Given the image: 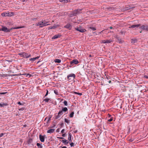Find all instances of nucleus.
<instances>
[{
	"label": "nucleus",
	"mask_w": 148,
	"mask_h": 148,
	"mask_svg": "<svg viewBox=\"0 0 148 148\" xmlns=\"http://www.w3.org/2000/svg\"><path fill=\"white\" fill-rule=\"evenodd\" d=\"M137 40L136 39H132L131 40V42L132 44H134L135 43H136V42H137Z\"/></svg>",
	"instance_id": "nucleus-22"
},
{
	"label": "nucleus",
	"mask_w": 148,
	"mask_h": 148,
	"mask_svg": "<svg viewBox=\"0 0 148 148\" xmlns=\"http://www.w3.org/2000/svg\"><path fill=\"white\" fill-rule=\"evenodd\" d=\"M140 25H141L140 24H137L136 25H132L130 27H129L130 28H137L138 27H140Z\"/></svg>",
	"instance_id": "nucleus-13"
},
{
	"label": "nucleus",
	"mask_w": 148,
	"mask_h": 148,
	"mask_svg": "<svg viewBox=\"0 0 148 148\" xmlns=\"http://www.w3.org/2000/svg\"><path fill=\"white\" fill-rule=\"evenodd\" d=\"M18 55L21 56V57L24 58H28L31 57L30 54H29L25 52H21L18 54Z\"/></svg>",
	"instance_id": "nucleus-2"
},
{
	"label": "nucleus",
	"mask_w": 148,
	"mask_h": 148,
	"mask_svg": "<svg viewBox=\"0 0 148 148\" xmlns=\"http://www.w3.org/2000/svg\"><path fill=\"white\" fill-rule=\"evenodd\" d=\"M17 104L18 105H23V103H21L20 101H18L17 102Z\"/></svg>",
	"instance_id": "nucleus-46"
},
{
	"label": "nucleus",
	"mask_w": 148,
	"mask_h": 148,
	"mask_svg": "<svg viewBox=\"0 0 148 148\" xmlns=\"http://www.w3.org/2000/svg\"><path fill=\"white\" fill-rule=\"evenodd\" d=\"M77 14V12L76 10H74V11L72 12L71 14L70 15V17H72L74 16H76Z\"/></svg>",
	"instance_id": "nucleus-10"
},
{
	"label": "nucleus",
	"mask_w": 148,
	"mask_h": 148,
	"mask_svg": "<svg viewBox=\"0 0 148 148\" xmlns=\"http://www.w3.org/2000/svg\"><path fill=\"white\" fill-rule=\"evenodd\" d=\"M106 78H107V79H106L107 80H109V79H110V76H106Z\"/></svg>",
	"instance_id": "nucleus-48"
},
{
	"label": "nucleus",
	"mask_w": 148,
	"mask_h": 148,
	"mask_svg": "<svg viewBox=\"0 0 148 148\" xmlns=\"http://www.w3.org/2000/svg\"><path fill=\"white\" fill-rule=\"evenodd\" d=\"M54 93L56 95H58L59 92L57 90H54Z\"/></svg>",
	"instance_id": "nucleus-39"
},
{
	"label": "nucleus",
	"mask_w": 148,
	"mask_h": 148,
	"mask_svg": "<svg viewBox=\"0 0 148 148\" xmlns=\"http://www.w3.org/2000/svg\"><path fill=\"white\" fill-rule=\"evenodd\" d=\"M70 0H59L60 2L63 3H67L70 2Z\"/></svg>",
	"instance_id": "nucleus-21"
},
{
	"label": "nucleus",
	"mask_w": 148,
	"mask_h": 148,
	"mask_svg": "<svg viewBox=\"0 0 148 148\" xmlns=\"http://www.w3.org/2000/svg\"><path fill=\"white\" fill-rule=\"evenodd\" d=\"M112 41V40H106V43H108L111 42Z\"/></svg>",
	"instance_id": "nucleus-37"
},
{
	"label": "nucleus",
	"mask_w": 148,
	"mask_h": 148,
	"mask_svg": "<svg viewBox=\"0 0 148 148\" xmlns=\"http://www.w3.org/2000/svg\"><path fill=\"white\" fill-rule=\"evenodd\" d=\"M51 116H50L49 117H48L47 118L48 121H50L51 120Z\"/></svg>",
	"instance_id": "nucleus-54"
},
{
	"label": "nucleus",
	"mask_w": 148,
	"mask_h": 148,
	"mask_svg": "<svg viewBox=\"0 0 148 148\" xmlns=\"http://www.w3.org/2000/svg\"><path fill=\"white\" fill-rule=\"evenodd\" d=\"M132 8V7H131V6L129 5H127L125 8H123V10L124 11L128 10L131 9Z\"/></svg>",
	"instance_id": "nucleus-17"
},
{
	"label": "nucleus",
	"mask_w": 148,
	"mask_h": 148,
	"mask_svg": "<svg viewBox=\"0 0 148 148\" xmlns=\"http://www.w3.org/2000/svg\"><path fill=\"white\" fill-rule=\"evenodd\" d=\"M63 125H64L63 123L62 122V123H61L60 124V125L61 126V127H63Z\"/></svg>",
	"instance_id": "nucleus-53"
},
{
	"label": "nucleus",
	"mask_w": 148,
	"mask_h": 148,
	"mask_svg": "<svg viewBox=\"0 0 148 148\" xmlns=\"http://www.w3.org/2000/svg\"><path fill=\"white\" fill-rule=\"evenodd\" d=\"M54 129H50L47 131V133H52L54 132Z\"/></svg>",
	"instance_id": "nucleus-20"
},
{
	"label": "nucleus",
	"mask_w": 148,
	"mask_h": 148,
	"mask_svg": "<svg viewBox=\"0 0 148 148\" xmlns=\"http://www.w3.org/2000/svg\"><path fill=\"white\" fill-rule=\"evenodd\" d=\"M76 10L77 12V14H78L81 13V11L82 10V9H78Z\"/></svg>",
	"instance_id": "nucleus-33"
},
{
	"label": "nucleus",
	"mask_w": 148,
	"mask_h": 148,
	"mask_svg": "<svg viewBox=\"0 0 148 148\" xmlns=\"http://www.w3.org/2000/svg\"><path fill=\"white\" fill-rule=\"evenodd\" d=\"M77 95H78L80 96H81L82 95V94L81 93L77 92Z\"/></svg>",
	"instance_id": "nucleus-58"
},
{
	"label": "nucleus",
	"mask_w": 148,
	"mask_h": 148,
	"mask_svg": "<svg viewBox=\"0 0 148 148\" xmlns=\"http://www.w3.org/2000/svg\"><path fill=\"white\" fill-rule=\"evenodd\" d=\"M18 108H19L18 110L19 111H23L25 109V107H23V108H20L19 107H18Z\"/></svg>",
	"instance_id": "nucleus-38"
},
{
	"label": "nucleus",
	"mask_w": 148,
	"mask_h": 148,
	"mask_svg": "<svg viewBox=\"0 0 148 148\" xmlns=\"http://www.w3.org/2000/svg\"><path fill=\"white\" fill-rule=\"evenodd\" d=\"M69 140V141H68V143H72V140L71 139H68Z\"/></svg>",
	"instance_id": "nucleus-51"
},
{
	"label": "nucleus",
	"mask_w": 148,
	"mask_h": 148,
	"mask_svg": "<svg viewBox=\"0 0 148 148\" xmlns=\"http://www.w3.org/2000/svg\"><path fill=\"white\" fill-rule=\"evenodd\" d=\"M101 42L103 43H106V40H102Z\"/></svg>",
	"instance_id": "nucleus-44"
},
{
	"label": "nucleus",
	"mask_w": 148,
	"mask_h": 148,
	"mask_svg": "<svg viewBox=\"0 0 148 148\" xmlns=\"http://www.w3.org/2000/svg\"><path fill=\"white\" fill-rule=\"evenodd\" d=\"M68 134H69V137H68V139H71L72 138V135L71 134L70 132L68 133Z\"/></svg>",
	"instance_id": "nucleus-31"
},
{
	"label": "nucleus",
	"mask_w": 148,
	"mask_h": 148,
	"mask_svg": "<svg viewBox=\"0 0 148 148\" xmlns=\"http://www.w3.org/2000/svg\"><path fill=\"white\" fill-rule=\"evenodd\" d=\"M61 36V35L60 34H58L57 35H56L52 38V39H55L58 38H60Z\"/></svg>",
	"instance_id": "nucleus-12"
},
{
	"label": "nucleus",
	"mask_w": 148,
	"mask_h": 148,
	"mask_svg": "<svg viewBox=\"0 0 148 148\" xmlns=\"http://www.w3.org/2000/svg\"><path fill=\"white\" fill-rule=\"evenodd\" d=\"M61 148H67V147L66 146H63Z\"/></svg>",
	"instance_id": "nucleus-64"
},
{
	"label": "nucleus",
	"mask_w": 148,
	"mask_h": 148,
	"mask_svg": "<svg viewBox=\"0 0 148 148\" xmlns=\"http://www.w3.org/2000/svg\"><path fill=\"white\" fill-rule=\"evenodd\" d=\"M65 130L64 129H62L61 131V132L62 134H64V131Z\"/></svg>",
	"instance_id": "nucleus-47"
},
{
	"label": "nucleus",
	"mask_w": 148,
	"mask_h": 148,
	"mask_svg": "<svg viewBox=\"0 0 148 148\" xmlns=\"http://www.w3.org/2000/svg\"><path fill=\"white\" fill-rule=\"evenodd\" d=\"M1 15L3 16H8V12H3L1 13Z\"/></svg>",
	"instance_id": "nucleus-26"
},
{
	"label": "nucleus",
	"mask_w": 148,
	"mask_h": 148,
	"mask_svg": "<svg viewBox=\"0 0 148 148\" xmlns=\"http://www.w3.org/2000/svg\"><path fill=\"white\" fill-rule=\"evenodd\" d=\"M144 77L145 78H146V79H148V76H147V75H145L144 76Z\"/></svg>",
	"instance_id": "nucleus-61"
},
{
	"label": "nucleus",
	"mask_w": 148,
	"mask_h": 148,
	"mask_svg": "<svg viewBox=\"0 0 148 148\" xmlns=\"http://www.w3.org/2000/svg\"><path fill=\"white\" fill-rule=\"evenodd\" d=\"M8 104L7 103L4 102H1L0 103V106L1 107H4L5 106H7Z\"/></svg>",
	"instance_id": "nucleus-19"
},
{
	"label": "nucleus",
	"mask_w": 148,
	"mask_h": 148,
	"mask_svg": "<svg viewBox=\"0 0 148 148\" xmlns=\"http://www.w3.org/2000/svg\"><path fill=\"white\" fill-rule=\"evenodd\" d=\"M115 9V8H113V7H109V8H107V9L109 11L114 10Z\"/></svg>",
	"instance_id": "nucleus-30"
},
{
	"label": "nucleus",
	"mask_w": 148,
	"mask_h": 148,
	"mask_svg": "<svg viewBox=\"0 0 148 148\" xmlns=\"http://www.w3.org/2000/svg\"><path fill=\"white\" fill-rule=\"evenodd\" d=\"M64 122L65 123H67L68 124L69 123H70V121L69 120L67 119L66 118L64 119Z\"/></svg>",
	"instance_id": "nucleus-34"
},
{
	"label": "nucleus",
	"mask_w": 148,
	"mask_h": 148,
	"mask_svg": "<svg viewBox=\"0 0 148 148\" xmlns=\"http://www.w3.org/2000/svg\"><path fill=\"white\" fill-rule=\"evenodd\" d=\"M70 145H71V147H74V143H70Z\"/></svg>",
	"instance_id": "nucleus-45"
},
{
	"label": "nucleus",
	"mask_w": 148,
	"mask_h": 148,
	"mask_svg": "<svg viewBox=\"0 0 148 148\" xmlns=\"http://www.w3.org/2000/svg\"><path fill=\"white\" fill-rule=\"evenodd\" d=\"M8 92H0V95H4L7 93Z\"/></svg>",
	"instance_id": "nucleus-49"
},
{
	"label": "nucleus",
	"mask_w": 148,
	"mask_h": 148,
	"mask_svg": "<svg viewBox=\"0 0 148 148\" xmlns=\"http://www.w3.org/2000/svg\"><path fill=\"white\" fill-rule=\"evenodd\" d=\"M45 135H42L41 134H40L39 136V138L41 142H44L45 141Z\"/></svg>",
	"instance_id": "nucleus-8"
},
{
	"label": "nucleus",
	"mask_w": 148,
	"mask_h": 148,
	"mask_svg": "<svg viewBox=\"0 0 148 148\" xmlns=\"http://www.w3.org/2000/svg\"><path fill=\"white\" fill-rule=\"evenodd\" d=\"M47 22H45V21L42 20V21H39L38 23H36V26H40V27H42L43 26H46V25H49L48 24L46 25V23H47Z\"/></svg>",
	"instance_id": "nucleus-1"
},
{
	"label": "nucleus",
	"mask_w": 148,
	"mask_h": 148,
	"mask_svg": "<svg viewBox=\"0 0 148 148\" xmlns=\"http://www.w3.org/2000/svg\"><path fill=\"white\" fill-rule=\"evenodd\" d=\"M51 101V100L50 99L45 98L43 100V101H45V102H50L49 101Z\"/></svg>",
	"instance_id": "nucleus-23"
},
{
	"label": "nucleus",
	"mask_w": 148,
	"mask_h": 148,
	"mask_svg": "<svg viewBox=\"0 0 148 148\" xmlns=\"http://www.w3.org/2000/svg\"><path fill=\"white\" fill-rule=\"evenodd\" d=\"M54 61L56 63H60L61 62V60L60 59H55Z\"/></svg>",
	"instance_id": "nucleus-29"
},
{
	"label": "nucleus",
	"mask_w": 148,
	"mask_h": 148,
	"mask_svg": "<svg viewBox=\"0 0 148 148\" xmlns=\"http://www.w3.org/2000/svg\"><path fill=\"white\" fill-rule=\"evenodd\" d=\"M79 63V62L77 60H73L71 62L70 64L71 65L73 66V64H78Z\"/></svg>",
	"instance_id": "nucleus-5"
},
{
	"label": "nucleus",
	"mask_w": 148,
	"mask_h": 148,
	"mask_svg": "<svg viewBox=\"0 0 148 148\" xmlns=\"http://www.w3.org/2000/svg\"><path fill=\"white\" fill-rule=\"evenodd\" d=\"M74 114V112H72L69 115V117L71 118H72L73 116V115Z\"/></svg>",
	"instance_id": "nucleus-35"
},
{
	"label": "nucleus",
	"mask_w": 148,
	"mask_h": 148,
	"mask_svg": "<svg viewBox=\"0 0 148 148\" xmlns=\"http://www.w3.org/2000/svg\"><path fill=\"white\" fill-rule=\"evenodd\" d=\"M39 57H40L39 56H38L35 58H31L29 59V60L30 61H31L32 62H33L35 60H36V59H38Z\"/></svg>",
	"instance_id": "nucleus-18"
},
{
	"label": "nucleus",
	"mask_w": 148,
	"mask_h": 148,
	"mask_svg": "<svg viewBox=\"0 0 148 148\" xmlns=\"http://www.w3.org/2000/svg\"><path fill=\"white\" fill-rule=\"evenodd\" d=\"M106 82H107L109 83H110L111 82V80H107L106 79H105L104 81H103L102 82H101V85H106V84L105 83Z\"/></svg>",
	"instance_id": "nucleus-11"
},
{
	"label": "nucleus",
	"mask_w": 148,
	"mask_h": 148,
	"mask_svg": "<svg viewBox=\"0 0 148 148\" xmlns=\"http://www.w3.org/2000/svg\"><path fill=\"white\" fill-rule=\"evenodd\" d=\"M75 77V75L73 73H72L68 75L67 76V79L69 80L73 79Z\"/></svg>",
	"instance_id": "nucleus-4"
},
{
	"label": "nucleus",
	"mask_w": 148,
	"mask_h": 148,
	"mask_svg": "<svg viewBox=\"0 0 148 148\" xmlns=\"http://www.w3.org/2000/svg\"><path fill=\"white\" fill-rule=\"evenodd\" d=\"M61 142L64 144L65 145H67L68 144V140H66L64 138L63 140H62L61 141Z\"/></svg>",
	"instance_id": "nucleus-15"
},
{
	"label": "nucleus",
	"mask_w": 148,
	"mask_h": 148,
	"mask_svg": "<svg viewBox=\"0 0 148 148\" xmlns=\"http://www.w3.org/2000/svg\"><path fill=\"white\" fill-rule=\"evenodd\" d=\"M118 40L119 41L118 42H119V43H121V39H119V40L118 39Z\"/></svg>",
	"instance_id": "nucleus-60"
},
{
	"label": "nucleus",
	"mask_w": 148,
	"mask_h": 148,
	"mask_svg": "<svg viewBox=\"0 0 148 148\" xmlns=\"http://www.w3.org/2000/svg\"><path fill=\"white\" fill-rule=\"evenodd\" d=\"M75 29L78 31L82 33L86 31V30L85 29H83L82 27L80 26L75 28Z\"/></svg>",
	"instance_id": "nucleus-3"
},
{
	"label": "nucleus",
	"mask_w": 148,
	"mask_h": 148,
	"mask_svg": "<svg viewBox=\"0 0 148 148\" xmlns=\"http://www.w3.org/2000/svg\"><path fill=\"white\" fill-rule=\"evenodd\" d=\"M62 114L61 113V112H60L59 111L58 113V115L55 117V119H58Z\"/></svg>",
	"instance_id": "nucleus-16"
},
{
	"label": "nucleus",
	"mask_w": 148,
	"mask_h": 148,
	"mask_svg": "<svg viewBox=\"0 0 148 148\" xmlns=\"http://www.w3.org/2000/svg\"><path fill=\"white\" fill-rule=\"evenodd\" d=\"M66 136V133H64L62 135V137H64Z\"/></svg>",
	"instance_id": "nucleus-50"
},
{
	"label": "nucleus",
	"mask_w": 148,
	"mask_h": 148,
	"mask_svg": "<svg viewBox=\"0 0 148 148\" xmlns=\"http://www.w3.org/2000/svg\"><path fill=\"white\" fill-rule=\"evenodd\" d=\"M14 15V12H10L8 13V16H11Z\"/></svg>",
	"instance_id": "nucleus-27"
},
{
	"label": "nucleus",
	"mask_w": 148,
	"mask_h": 148,
	"mask_svg": "<svg viewBox=\"0 0 148 148\" xmlns=\"http://www.w3.org/2000/svg\"><path fill=\"white\" fill-rule=\"evenodd\" d=\"M59 131H60L59 129V128H58L56 130V132H59Z\"/></svg>",
	"instance_id": "nucleus-59"
},
{
	"label": "nucleus",
	"mask_w": 148,
	"mask_h": 148,
	"mask_svg": "<svg viewBox=\"0 0 148 148\" xmlns=\"http://www.w3.org/2000/svg\"><path fill=\"white\" fill-rule=\"evenodd\" d=\"M63 103L66 106H67L68 105V103L66 101H64L63 102Z\"/></svg>",
	"instance_id": "nucleus-41"
},
{
	"label": "nucleus",
	"mask_w": 148,
	"mask_h": 148,
	"mask_svg": "<svg viewBox=\"0 0 148 148\" xmlns=\"http://www.w3.org/2000/svg\"><path fill=\"white\" fill-rule=\"evenodd\" d=\"M140 28H141L143 30L148 31V25L145 26L143 25Z\"/></svg>",
	"instance_id": "nucleus-7"
},
{
	"label": "nucleus",
	"mask_w": 148,
	"mask_h": 148,
	"mask_svg": "<svg viewBox=\"0 0 148 148\" xmlns=\"http://www.w3.org/2000/svg\"><path fill=\"white\" fill-rule=\"evenodd\" d=\"M2 77H7L8 76H10L9 75H8L7 74H2Z\"/></svg>",
	"instance_id": "nucleus-42"
},
{
	"label": "nucleus",
	"mask_w": 148,
	"mask_h": 148,
	"mask_svg": "<svg viewBox=\"0 0 148 148\" xmlns=\"http://www.w3.org/2000/svg\"><path fill=\"white\" fill-rule=\"evenodd\" d=\"M58 26V25H54L52 26H50L49 27V29H54L56 27H57Z\"/></svg>",
	"instance_id": "nucleus-24"
},
{
	"label": "nucleus",
	"mask_w": 148,
	"mask_h": 148,
	"mask_svg": "<svg viewBox=\"0 0 148 148\" xmlns=\"http://www.w3.org/2000/svg\"><path fill=\"white\" fill-rule=\"evenodd\" d=\"M23 75H26V77H28V76H29V77H30L31 76V75L30 74L28 73L27 74H26L25 73H24L23 74H22Z\"/></svg>",
	"instance_id": "nucleus-36"
},
{
	"label": "nucleus",
	"mask_w": 148,
	"mask_h": 148,
	"mask_svg": "<svg viewBox=\"0 0 148 148\" xmlns=\"http://www.w3.org/2000/svg\"><path fill=\"white\" fill-rule=\"evenodd\" d=\"M53 127H54L56 126V125L55 124V122H53Z\"/></svg>",
	"instance_id": "nucleus-56"
},
{
	"label": "nucleus",
	"mask_w": 148,
	"mask_h": 148,
	"mask_svg": "<svg viewBox=\"0 0 148 148\" xmlns=\"http://www.w3.org/2000/svg\"><path fill=\"white\" fill-rule=\"evenodd\" d=\"M77 130L73 131V132L75 134L77 133Z\"/></svg>",
	"instance_id": "nucleus-62"
},
{
	"label": "nucleus",
	"mask_w": 148,
	"mask_h": 148,
	"mask_svg": "<svg viewBox=\"0 0 148 148\" xmlns=\"http://www.w3.org/2000/svg\"><path fill=\"white\" fill-rule=\"evenodd\" d=\"M11 29H8L7 27H5L2 26L1 29L2 30V31H4L6 32H10V30Z\"/></svg>",
	"instance_id": "nucleus-6"
},
{
	"label": "nucleus",
	"mask_w": 148,
	"mask_h": 148,
	"mask_svg": "<svg viewBox=\"0 0 148 148\" xmlns=\"http://www.w3.org/2000/svg\"><path fill=\"white\" fill-rule=\"evenodd\" d=\"M42 144H40L39 143H37L36 145L38 146V148H42V146L41 145Z\"/></svg>",
	"instance_id": "nucleus-28"
},
{
	"label": "nucleus",
	"mask_w": 148,
	"mask_h": 148,
	"mask_svg": "<svg viewBox=\"0 0 148 148\" xmlns=\"http://www.w3.org/2000/svg\"><path fill=\"white\" fill-rule=\"evenodd\" d=\"M113 120V117H111L110 118V119H109L108 120V122H111V121H112Z\"/></svg>",
	"instance_id": "nucleus-40"
},
{
	"label": "nucleus",
	"mask_w": 148,
	"mask_h": 148,
	"mask_svg": "<svg viewBox=\"0 0 148 148\" xmlns=\"http://www.w3.org/2000/svg\"><path fill=\"white\" fill-rule=\"evenodd\" d=\"M134 140V139L133 138H130L129 140V141L130 142H132Z\"/></svg>",
	"instance_id": "nucleus-52"
},
{
	"label": "nucleus",
	"mask_w": 148,
	"mask_h": 148,
	"mask_svg": "<svg viewBox=\"0 0 148 148\" xmlns=\"http://www.w3.org/2000/svg\"><path fill=\"white\" fill-rule=\"evenodd\" d=\"M68 110V109L66 107H63L62 110H60L59 111L60 112H61V113L63 114V112L65 113Z\"/></svg>",
	"instance_id": "nucleus-9"
},
{
	"label": "nucleus",
	"mask_w": 148,
	"mask_h": 148,
	"mask_svg": "<svg viewBox=\"0 0 148 148\" xmlns=\"http://www.w3.org/2000/svg\"><path fill=\"white\" fill-rule=\"evenodd\" d=\"M88 27V28L89 29H91L92 30V31H95L96 29V28L95 27Z\"/></svg>",
	"instance_id": "nucleus-32"
},
{
	"label": "nucleus",
	"mask_w": 148,
	"mask_h": 148,
	"mask_svg": "<svg viewBox=\"0 0 148 148\" xmlns=\"http://www.w3.org/2000/svg\"><path fill=\"white\" fill-rule=\"evenodd\" d=\"M47 92L46 93V94H45V95L44 97V98H45L46 97V96H47V95H48V91L47 90Z\"/></svg>",
	"instance_id": "nucleus-43"
},
{
	"label": "nucleus",
	"mask_w": 148,
	"mask_h": 148,
	"mask_svg": "<svg viewBox=\"0 0 148 148\" xmlns=\"http://www.w3.org/2000/svg\"><path fill=\"white\" fill-rule=\"evenodd\" d=\"M4 135V134L2 133L0 134V138L2 137Z\"/></svg>",
	"instance_id": "nucleus-57"
},
{
	"label": "nucleus",
	"mask_w": 148,
	"mask_h": 148,
	"mask_svg": "<svg viewBox=\"0 0 148 148\" xmlns=\"http://www.w3.org/2000/svg\"><path fill=\"white\" fill-rule=\"evenodd\" d=\"M64 27L70 30L71 29V25L70 24L68 23L64 26Z\"/></svg>",
	"instance_id": "nucleus-14"
},
{
	"label": "nucleus",
	"mask_w": 148,
	"mask_h": 148,
	"mask_svg": "<svg viewBox=\"0 0 148 148\" xmlns=\"http://www.w3.org/2000/svg\"><path fill=\"white\" fill-rule=\"evenodd\" d=\"M32 142V139L31 138H29L28 140L27 141V143L28 144H30Z\"/></svg>",
	"instance_id": "nucleus-25"
},
{
	"label": "nucleus",
	"mask_w": 148,
	"mask_h": 148,
	"mask_svg": "<svg viewBox=\"0 0 148 148\" xmlns=\"http://www.w3.org/2000/svg\"><path fill=\"white\" fill-rule=\"evenodd\" d=\"M57 138H58L62 139V140H63L64 139V138L63 137H57Z\"/></svg>",
	"instance_id": "nucleus-55"
},
{
	"label": "nucleus",
	"mask_w": 148,
	"mask_h": 148,
	"mask_svg": "<svg viewBox=\"0 0 148 148\" xmlns=\"http://www.w3.org/2000/svg\"><path fill=\"white\" fill-rule=\"evenodd\" d=\"M108 117H109L110 118L111 117V116L109 114H108Z\"/></svg>",
	"instance_id": "nucleus-63"
}]
</instances>
